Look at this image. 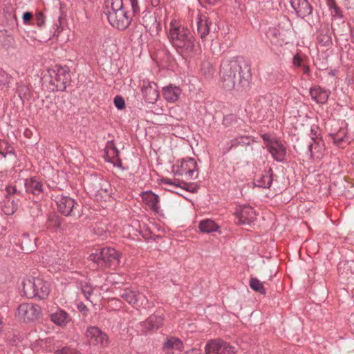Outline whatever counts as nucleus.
<instances>
[{"label":"nucleus","instance_id":"nucleus-6","mask_svg":"<svg viewBox=\"0 0 354 354\" xmlns=\"http://www.w3.org/2000/svg\"><path fill=\"white\" fill-rule=\"evenodd\" d=\"M17 316L24 322H33L41 317V309L37 304L23 303L17 308Z\"/></svg>","mask_w":354,"mask_h":354},{"label":"nucleus","instance_id":"nucleus-3","mask_svg":"<svg viewBox=\"0 0 354 354\" xmlns=\"http://www.w3.org/2000/svg\"><path fill=\"white\" fill-rule=\"evenodd\" d=\"M44 84L50 91H64L70 85L71 76L70 69L66 66L55 65L47 70V73L43 77Z\"/></svg>","mask_w":354,"mask_h":354},{"label":"nucleus","instance_id":"nucleus-7","mask_svg":"<svg viewBox=\"0 0 354 354\" xmlns=\"http://www.w3.org/2000/svg\"><path fill=\"white\" fill-rule=\"evenodd\" d=\"M107 17L109 24L114 28L124 30L129 27L131 21V16L124 10L110 12L104 11Z\"/></svg>","mask_w":354,"mask_h":354},{"label":"nucleus","instance_id":"nucleus-43","mask_svg":"<svg viewBox=\"0 0 354 354\" xmlns=\"http://www.w3.org/2000/svg\"><path fill=\"white\" fill-rule=\"evenodd\" d=\"M317 39L319 43L323 46H328L332 43L331 37L328 32L320 33L317 37Z\"/></svg>","mask_w":354,"mask_h":354},{"label":"nucleus","instance_id":"nucleus-48","mask_svg":"<svg viewBox=\"0 0 354 354\" xmlns=\"http://www.w3.org/2000/svg\"><path fill=\"white\" fill-rule=\"evenodd\" d=\"M23 22L25 25H30L31 21L33 19V15L30 12H25L22 16Z\"/></svg>","mask_w":354,"mask_h":354},{"label":"nucleus","instance_id":"nucleus-22","mask_svg":"<svg viewBox=\"0 0 354 354\" xmlns=\"http://www.w3.org/2000/svg\"><path fill=\"white\" fill-rule=\"evenodd\" d=\"M102 183L103 180L100 178L96 176H91L85 181L86 189L91 194L100 193L103 190Z\"/></svg>","mask_w":354,"mask_h":354},{"label":"nucleus","instance_id":"nucleus-18","mask_svg":"<svg viewBox=\"0 0 354 354\" xmlns=\"http://www.w3.org/2000/svg\"><path fill=\"white\" fill-rule=\"evenodd\" d=\"M159 185L165 186L164 188L165 189L174 193H178L177 192L178 188L188 190V188L185 187L187 185L186 183L176 178H162L159 180Z\"/></svg>","mask_w":354,"mask_h":354},{"label":"nucleus","instance_id":"nucleus-35","mask_svg":"<svg viewBox=\"0 0 354 354\" xmlns=\"http://www.w3.org/2000/svg\"><path fill=\"white\" fill-rule=\"evenodd\" d=\"M145 198L147 201L148 205L151 207V208L153 210L158 212V209H160V206H159L160 198H159L158 195H157L153 192H149V193L147 194Z\"/></svg>","mask_w":354,"mask_h":354},{"label":"nucleus","instance_id":"nucleus-41","mask_svg":"<svg viewBox=\"0 0 354 354\" xmlns=\"http://www.w3.org/2000/svg\"><path fill=\"white\" fill-rule=\"evenodd\" d=\"M14 44L15 39L11 36H6L3 37V39H0V46L6 50H8L10 48H13Z\"/></svg>","mask_w":354,"mask_h":354},{"label":"nucleus","instance_id":"nucleus-34","mask_svg":"<svg viewBox=\"0 0 354 354\" xmlns=\"http://www.w3.org/2000/svg\"><path fill=\"white\" fill-rule=\"evenodd\" d=\"M124 10L122 0H108L104 11L117 12Z\"/></svg>","mask_w":354,"mask_h":354},{"label":"nucleus","instance_id":"nucleus-5","mask_svg":"<svg viewBox=\"0 0 354 354\" xmlns=\"http://www.w3.org/2000/svg\"><path fill=\"white\" fill-rule=\"evenodd\" d=\"M85 337L91 346L98 349L106 348L111 344L108 334L97 326L88 327L85 332Z\"/></svg>","mask_w":354,"mask_h":354},{"label":"nucleus","instance_id":"nucleus-15","mask_svg":"<svg viewBox=\"0 0 354 354\" xmlns=\"http://www.w3.org/2000/svg\"><path fill=\"white\" fill-rule=\"evenodd\" d=\"M64 8V5L62 3H61L59 0H57V4L55 5L54 8V36H58L62 30V21L66 17V12Z\"/></svg>","mask_w":354,"mask_h":354},{"label":"nucleus","instance_id":"nucleus-52","mask_svg":"<svg viewBox=\"0 0 354 354\" xmlns=\"http://www.w3.org/2000/svg\"><path fill=\"white\" fill-rule=\"evenodd\" d=\"M132 8L133 15H136L139 12V6L138 0H129Z\"/></svg>","mask_w":354,"mask_h":354},{"label":"nucleus","instance_id":"nucleus-19","mask_svg":"<svg viewBox=\"0 0 354 354\" xmlns=\"http://www.w3.org/2000/svg\"><path fill=\"white\" fill-rule=\"evenodd\" d=\"M22 292L24 295L28 298L37 297L35 286L42 285L41 281L38 279H35V277H30L23 281Z\"/></svg>","mask_w":354,"mask_h":354},{"label":"nucleus","instance_id":"nucleus-57","mask_svg":"<svg viewBox=\"0 0 354 354\" xmlns=\"http://www.w3.org/2000/svg\"><path fill=\"white\" fill-rule=\"evenodd\" d=\"M161 0H151V5L156 7L160 4Z\"/></svg>","mask_w":354,"mask_h":354},{"label":"nucleus","instance_id":"nucleus-50","mask_svg":"<svg viewBox=\"0 0 354 354\" xmlns=\"http://www.w3.org/2000/svg\"><path fill=\"white\" fill-rule=\"evenodd\" d=\"M82 293L85 296L86 299H88V297L92 295L93 293V289L90 286L86 285L82 287Z\"/></svg>","mask_w":354,"mask_h":354},{"label":"nucleus","instance_id":"nucleus-55","mask_svg":"<svg viewBox=\"0 0 354 354\" xmlns=\"http://www.w3.org/2000/svg\"><path fill=\"white\" fill-rule=\"evenodd\" d=\"M200 3L202 4L203 3H206L210 5H214L218 0H198Z\"/></svg>","mask_w":354,"mask_h":354},{"label":"nucleus","instance_id":"nucleus-59","mask_svg":"<svg viewBox=\"0 0 354 354\" xmlns=\"http://www.w3.org/2000/svg\"><path fill=\"white\" fill-rule=\"evenodd\" d=\"M71 351L68 348H63L61 350V354H70Z\"/></svg>","mask_w":354,"mask_h":354},{"label":"nucleus","instance_id":"nucleus-63","mask_svg":"<svg viewBox=\"0 0 354 354\" xmlns=\"http://www.w3.org/2000/svg\"><path fill=\"white\" fill-rule=\"evenodd\" d=\"M8 192L10 194V193H16L17 192V189L15 187H9L8 189Z\"/></svg>","mask_w":354,"mask_h":354},{"label":"nucleus","instance_id":"nucleus-28","mask_svg":"<svg viewBox=\"0 0 354 354\" xmlns=\"http://www.w3.org/2000/svg\"><path fill=\"white\" fill-rule=\"evenodd\" d=\"M35 279L39 280L42 283V285L35 286L37 297L39 299H46L48 296L50 290L49 283L40 277H35Z\"/></svg>","mask_w":354,"mask_h":354},{"label":"nucleus","instance_id":"nucleus-64","mask_svg":"<svg viewBox=\"0 0 354 354\" xmlns=\"http://www.w3.org/2000/svg\"><path fill=\"white\" fill-rule=\"evenodd\" d=\"M351 35L352 41L354 43V27L353 28H351Z\"/></svg>","mask_w":354,"mask_h":354},{"label":"nucleus","instance_id":"nucleus-8","mask_svg":"<svg viewBox=\"0 0 354 354\" xmlns=\"http://www.w3.org/2000/svg\"><path fill=\"white\" fill-rule=\"evenodd\" d=\"M176 167L177 169H175V166H174L172 170L176 175H185L190 178H196L198 176L197 162L194 158L191 156L183 158L180 165H177Z\"/></svg>","mask_w":354,"mask_h":354},{"label":"nucleus","instance_id":"nucleus-32","mask_svg":"<svg viewBox=\"0 0 354 354\" xmlns=\"http://www.w3.org/2000/svg\"><path fill=\"white\" fill-rule=\"evenodd\" d=\"M223 346V340L221 339H212L209 341L205 347L206 354H210L214 352L221 351Z\"/></svg>","mask_w":354,"mask_h":354},{"label":"nucleus","instance_id":"nucleus-24","mask_svg":"<svg viewBox=\"0 0 354 354\" xmlns=\"http://www.w3.org/2000/svg\"><path fill=\"white\" fill-rule=\"evenodd\" d=\"M272 183V170L271 168L257 176L255 185L262 188H269Z\"/></svg>","mask_w":354,"mask_h":354},{"label":"nucleus","instance_id":"nucleus-11","mask_svg":"<svg viewBox=\"0 0 354 354\" xmlns=\"http://www.w3.org/2000/svg\"><path fill=\"white\" fill-rule=\"evenodd\" d=\"M163 322L162 315H152L145 321L140 322L136 327L141 334H146L150 330L159 328L163 325Z\"/></svg>","mask_w":354,"mask_h":354},{"label":"nucleus","instance_id":"nucleus-12","mask_svg":"<svg viewBox=\"0 0 354 354\" xmlns=\"http://www.w3.org/2000/svg\"><path fill=\"white\" fill-rule=\"evenodd\" d=\"M55 202L59 212L64 216L74 215L73 212L75 209V205H77L76 201L68 196L57 195L55 198Z\"/></svg>","mask_w":354,"mask_h":354},{"label":"nucleus","instance_id":"nucleus-38","mask_svg":"<svg viewBox=\"0 0 354 354\" xmlns=\"http://www.w3.org/2000/svg\"><path fill=\"white\" fill-rule=\"evenodd\" d=\"M250 287L254 291L259 292L263 295L266 293L263 283L257 278H252L250 280Z\"/></svg>","mask_w":354,"mask_h":354},{"label":"nucleus","instance_id":"nucleus-47","mask_svg":"<svg viewBox=\"0 0 354 354\" xmlns=\"http://www.w3.org/2000/svg\"><path fill=\"white\" fill-rule=\"evenodd\" d=\"M115 106L119 109L122 110L125 107V102L123 97L120 95H116L113 100Z\"/></svg>","mask_w":354,"mask_h":354},{"label":"nucleus","instance_id":"nucleus-51","mask_svg":"<svg viewBox=\"0 0 354 354\" xmlns=\"http://www.w3.org/2000/svg\"><path fill=\"white\" fill-rule=\"evenodd\" d=\"M28 91V88L24 85H19L17 86V92L20 97H26V93Z\"/></svg>","mask_w":354,"mask_h":354},{"label":"nucleus","instance_id":"nucleus-62","mask_svg":"<svg viewBox=\"0 0 354 354\" xmlns=\"http://www.w3.org/2000/svg\"><path fill=\"white\" fill-rule=\"evenodd\" d=\"M29 236H30V234L28 232H24L22 234V237L24 238V239H25L26 241L28 240L29 239Z\"/></svg>","mask_w":354,"mask_h":354},{"label":"nucleus","instance_id":"nucleus-27","mask_svg":"<svg viewBox=\"0 0 354 354\" xmlns=\"http://www.w3.org/2000/svg\"><path fill=\"white\" fill-rule=\"evenodd\" d=\"M183 348V342L179 338L175 337L168 338L163 344V348L166 351L176 350L181 352Z\"/></svg>","mask_w":354,"mask_h":354},{"label":"nucleus","instance_id":"nucleus-39","mask_svg":"<svg viewBox=\"0 0 354 354\" xmlns=\"http://www.w3.org/2000/svg\"><path fill=\"white\" fill-rule=\"evenodd\" d=\"M324 149V143L321 140L314 141L313 143L309 145V151L310 155H315V153H321Z\"/></svg>","mask_w":354,"mask_h":354},{"label":"nucleus","instance_id":"nucleus-21","mask_svg":"<svg viewBox=\"0 0 354 354\" xmlns=\"http://www.w3.org/2000/svg\"><path fill=\"white\" fill-rule=\"evenodd\" d=\"M181 93V89L178 86L171 84L162 88V95L164 98L169 102H174Z\"/></svg>","mask_w":354,"mask_h":354},{"label":"nucleus","instance_id":"nucleus-25","mask_svg":"<svg viewBox=\"0 0 354 354\" xmlns=\"http://www.w3.org/2000/svg\"><path fill=\"white\" fill-rule=\"evenodd\" d=\"M24 185L26 191L35 195L39 194L43 191V185L37 176L26 179Z\"/></svg>","mask_w":354,"mask_h":354},{"label":"nucleus","instance_id":"nucleus-42","mask_svg":"<svg viewBox=\"0 0 354 354\" xmlns=\"http://www.w3.org/2000/svg\"><path fill=\"white\" fill-rule=\"evenodd\" d=\"M12 77L0 68V86L8 87Z\"/></svg>","mask_w":354,"mask_h":354},{"label":"nucleus","instance_id":"nucleus-49","mask_svg":"<svg viewBox=\"0 0 354 354\" xmlns=\"http://www.w3.org/2000/svg\"><path fill=\"white\" fill-rule=\"evenodd\" d=\"M319 134L318 133V127L317 126H313L310 129V136L312 140L314 141H316L319 140L318 136Z\"/></svg>","mask_w":354,"mask_h":354},{"label":"nucleus","instance_id":"nucleus-33","mask_svg":"<svg viewBox=\"0 0 354 354\" xmlns=\"http://www.w3.org/2000/svg\"><path fill=\"white\" fill-rule=\"evenodd\" d=\"M46 225L47 229H48L50 231L53 232H56L60 226V221L59 216L55 214H50L48 217Z\"/></svg>","mask_w":354,"mask_h":354},{"label":"nucleus","instance_id":"nucleus-40","mask_svg":"<svg viewBox=\"0 0 354 354\" xmlns=\"http://www.w3.org/2000/svg\"><path fill=\"white\" fill-rule=\"evenodd\" d=\"M105 161L113 164L115 167H118L121 170H125L126 168L122 166V160L119 156H103Z\"/></svg>","mask_w":354,"mask_h":354},{"label":"nucleus","instance_id":"nucleus-2","mask_svg":"<svg viewBox=\"0 0 354 354\" xmlns=\"http://www.w3.org/2000/svg\"><path fill=\"white\" fill-rule=\"evenodd\" d=\"M168 37L180 53L191 55L194 52L195 39L188 28L171 21Z\"/></svg>","mask_w":354,"mask_h":354},{"label":"nucleus","instance_id":"nucleus-10","mask_svg":"<svg viewBox=\"0 0 354 354\" xmlns=\"http://www.w3.org/2000/svg\"><path fill=\"white\" fill-rule=\"evenodd\" d=\"M261 138L265 147L267 148L271 155H285L286 153V147L275 136L269 133H264L261 135Z\"/></svg>","mask_w":354,"mask_h":354},{"label":"nucleus","instance_id":"nucleus-58","mask_svg":"<svg viewBox=\"0 0 354 354\" xmlns=\"http://www.w3.org/2000/svg\"><path fill=\"white\" fill-rule=\"evenodd\" d=\"M326 1H327L328 6H330V8L335 7V0H326Z\"/></svg>","mask_w":354,"mask_h":354},{"label":"nucleus","instance_id":"nucleus-54","mask_svg":"<svg viewBox=\"0 0 354 354\" xmlns=\"http://www.w3.org/2000/svg\"><path fill=\"white\" fill-rule=\"evenodd\" d=\"M293 64L297 66H299L301 64V58L299 55H296L293 57Z\"/></svg>","mask_w":354,"mask_h":354},{"label":"nucleus","instance_id":"nucleus-44","mask_svg":"<svg viewBox=\"0 0 354 354\" xmlns=\"http://www.w3.org/2000/svg\"><path fill=\"white\" fill-rule=\"evenodd\" d=\"M17 209V204L15 203L14 200L8 205H5L3 207V211L6 215H12Z\"/></svg>","mask_w":354,"mask_h":354},{"label":"nucleus","instance_id":"nucleus-61","mask_svg":"<svg viewBox=\"0 0 354 354\" xmlns=\"http://www.w3.org/2000/svg\"><path fill=\"white\" fill-rule=\"evenodd\" d=\"M273 157L278 162H282L284 160L283 156H273Z\"/></svg>","mask_w":354,"mask_h":354},{"label":"nucleus","instance_id":"nucleus-1","mask_svg":"<svg viewBox=\"0 0 354 354\" xmlns=\"http://www.w3.org/2000/svg\"><path fill=\"white\" fill-rule=\"evenodd\" d=\"M220 75L226 91L241 90L248 86L251 80L250 64L243 57L224 61L221 64Z\"/></svg>","mask_w":354,"mask_h":354},{"label":"nucleus","instance_id":"nucleus-56","mask_svg":"<svg viewBox=\"0 0 354 354\" xmlns=\"http://www.w3.org/2000/svg\"><path fill=\"white\" fill-rule=\"evenodd\" d=\"M342 264L344 265V266H346L347 267H351L352 265H354V262L353 261L341 262L339 264V269L341 268Z\"/></svg>","mask_w":354,"mask_h":354},{"label":"nucleus","instance_id":"nucleus-14","mask_svg":"<svg viewBox=\"0 0 354 354\" xmlns=\"http://www.w3.org/2000/svg\"><path fill=\"white\" fill-rule=\"evenodd\" d=\"M141 91L145 101L148 103H154L159 97L158 86L153 82H147V83L144 82Z\"/></svg>","mask_w":354,"mask_h":354},{"label":"nucleus","instance_id":"nucleus-26","mask_svg":"<svg viewBox=\"0 0 354 354\" xmlns=\"http://www.w3.org/2000/svg\"><path fill=\"white\" fill-rule=\"evenodd\" d=\"M120 296L130 305L133 306L138 303L140 293L136 290L127 288L120 292Z\"/></svg>","mask_w":354,"mask_h":354},{"label":"nucleus","instance_id":"nucleus-36","mask_svg":"<svg viewBox=\"0 0 354 354\" xmlns=\"http://www.w3.org/2000/svg\"><path fill=\"white\" fill-rule=\"evenodd\" d=\"M241 122L242 120L234 114L227 115L223 119V124L225 127H236Z\"/></svg>","mask_w":354,"mask_h":354},{"label":"nucleus","instance_id":"nucleus-37","mask_svg":"<svg viewBox=\"0 0 354 354\" xmlns=\"http://www.w3.org/2000/svg\"><path fill=\"white\" fill-rule=\"evenodd\" d=\"M250 138L248 136H241L239 138H236L232 140V147L241 146V147L251 148L250 147Z\"/></svg>","mask_w":354,"mask_h":354},{"label":"nucleus","instance_id":"nucleus-60","mask_svg":"<svg viewBox=\"0 0 354 354\" xmlns=\"http://www.w3.org/2000/svg\"><path fill=\"white\" fill-rule=\"evenodd\" d=\"M303 71L306 74H309V72H310L309 66L307 65L303 66Z\"/></svg>","mask_w":354,"mask_h":354},{"label":"nucleus","instance_id":"nucleus-29","mask_svg":"<svg viewBox=\"0 0 354 354\" xmlns=\"http://www.w3.org/2000/svg\"><path fill=\"white\" fill-rule=\"evenodd\" d=\"M198 228L203 233L216 232L219 226L212 219H203L199 222Z\"/></svg>","mask_w":354,"mask_h":354},{"label":"nucleus","instance_id":"nucleus-16","mask_svg":"<svg viewBox=\"0 0 354 354\" xmlns=\"http://www.w3.org/2000/svg\"><path fill=\"white\" fill-rule=\"evenodd\" d=\"M290 2L297 16L304 18L312 13L313 7L307 0H290Z\"/></svg>","mask_w":354,"mask_h":354},{"label":"nucleus","instance_id":"nucleus-30","mask_svg":"<svg viewBox=\"0 0 354 354\" xmlns=\"http://www.w3.org/2000/svg\"><path fill=\"white\" fill-rule=\"evenodd\" d=\"M346 133L344 131H339L337 133H329L328 135V140L339 147H344L347 142L344 140Z\"/></svg>","mask_w":354,"mask_h":354},{"label":"nucleus","instance_id":"nucleus-31","mask_svg":"<svg viewBox=\"0 0 354 354\" xmlns=\"http://www.w3.org/2000/svg\"><path fill=\"white\" fill-rule=\"evenodd\" d=\"M4 17L6 18V26L10 29H15L18 26V21L15 11L12 9L4 10Z\"/></svg>","mask_w":354,"mask_h":354},{"label":"nucleus","instance_id":"nucleus-20","mask_svg":"<svg viewBox=\"0 0 354 354\" xmlns=\"http://www.w3.org/2000/svg\"><path fill=\"white\" fill-rule=\"evenodd\" d=\"M140 23L146 30L149 31L157 30L159 26V24L157 22L155 14L149 11H144L142 12Z\"/></svg>","mask_w":354,"mask_h":354},{"label":"nucleus","instance_id":"nucleus-23","mask_svg":"<svg viewBox=\"0 0 354 354\" xmlns=\"http://www.w3.org/2000/svg\"><path fill=\"white\" fill-rule=\"evenodd\" d=\"M310 96L317 103L324 104L329 97V92L321 88L319 86H315L310 89Z\"/></svg>","mask_w":354,"mask_h":354},{"label":"nucleus","instance_id":"nucleus-13","mask_svg":"<svg viewBox=\"0 0 354 354\" xmlns=\"http://www.w3.org/2000/svg\"><path fill=\"white\" fill-rule=\"evenodd\" d=\"M234 215L237 219V223L241 225H250L256 218L255 210L249 205L238 207Z\"/></svg>","mask_w":354,"mask_h":354},{"label":"nucleus","instance_id":"nucleus-53","mask_svg":"<svg viewBox=\"0 0 354 354\" xmlns=\"http://www.w3.org/2000/svg\"><path fill=\"white\" fill-rule=\"evenodd\" d=\"M77 309L80 312H81L84 315H87L88 312V309L87 306L82 302H80L77 304Z\"/></svg>","mask_w":354,"mask_h":354},{"label":"nucleus","instance_id":"nucleus-46","mask_svg":"<svg viewBox=\"0 0 354 354\" xmlns=\"http://www.w3.org/2000/svg\"><path fill=\"white\" fill-rule=\"evenodd\" d=\"M34 19L36 22L37 26L39 28L43 27L45 24V17L44 14L40 11H37L36 12Z\"/></svg>","mask_w":354,"mask_h":354},{"label":"nucleus","instance_id":"nucleus-45","mask_svg":"<svg viewBox=\"0 0 354 354\" xmlns=\"http://www.w3.org/2000/svg\"><path fill=\"white\" fill-rule=\"evenodd\" d=\"M221 353L223 354H235L236 349L230 344L223 341V346L221 347Z\"/></svg>","mask_w":354,"mask_h":354},{"label":"nucleus","instance_id":"nucleus-9","mask_svg":"<svg viewBox=\"0 0 354 354\" xmlns=\"http://www.w3.org/2000/svg\"><path fill=\"white\" fill-rule=\"evenodd\" d=\"M216 24L214 23L213 19L211 17L205 14L198 15L197 30L202 39H205L212 30L216 31Z\"/></svg>","mask_w":354,"mask_h":354},{"label":"nucleus","instance_id":"nucleus-17","mask_svg":"<svg viewBox=\"0 0 354 354\" xmlns=\"http://www.w3.org/2000/svg\"><path fill=\"white\" fill-rule=\"evenodd\" d=\"M49 317L52 322L62 328L65 327L71 321L68 313L60 308H57L55 312L50 313Z\"/></svg>","mask_w":354,"mask_h":354},{"label":"nucleus","instance_id":"nucleus-4","mask_svg":"<svg viewBox=\"0 0 354 354\" xmlns=\"http://www.w3.org/2000/svg\"><path fill=\"white\" fill-rule=\"evenodd\" d=\"M120 253L114 248H102L91 254L89 260L100 267H116L120 264Z\"/></svg>","mask_w":354,"mask_h":354}]
</instances>
